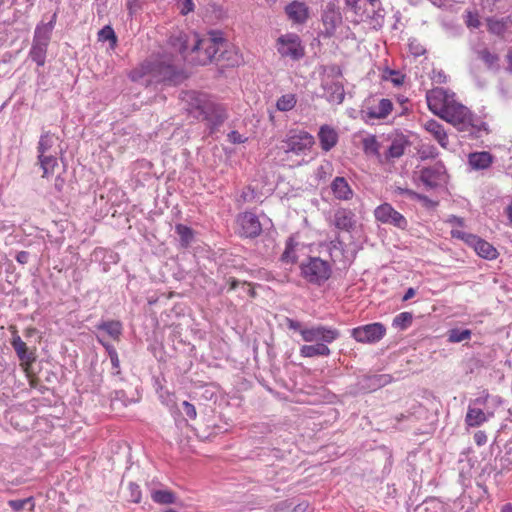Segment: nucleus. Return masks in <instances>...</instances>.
<instances>
[{
    "mask_svg": "<svg viewBox=\"0 0 512 512\" xmlns=\"http://www.w3.org/2000/svg\"><path fill=\"white\" fill-rule=\"evenodd\" d=\"M390 381L391 377L387 374L372 375L366 377V383L363 385V387L373 391L387 385L390 383Z\"/></svg>",
    "mask_w": 512,
    "mask_h": 512,
    "instance_id": "2f4dec72",
    "label": "nucleus"
},
{
    "mask_svg": "<svg viewBox=\"0 0 512 512\" xmlns=\"http://www.w3.org/2000/svg\"><path fill=\"white\" fill-rule=\"evenodd\" d=\"M315 141L314 137L306 131H298L290 133L283 141L282 148L285 153H293L296 155H306L311 150Z\"/></svg>",
    "mask_w": 512,
    "mask_h": 512,
    "instance_id": "423d86ee",
    "label": "nucleus"
},
{
    "mask_svg": "<svg viewBox=\"0 0 512 512\" xmlns=\"http://www.w3.org/2000/svg\"><path fill=\"white\" fill-rule=\"evenodd\" d=\"M55 140H56V138L50 132L42 133V135L40 136L39 142H38V147H37L38 154H41V156H44V153L45 154L53 153L52 148L55 144Z\"/></svg>",
    "mask_w": 512,
    "mask_h": 512,
    "instance_id": "72a5a7b5",
    "label": "nucleus"
},
{
    "mask_svg": "<svg viewBox=\"0 0 512 512\" xmlns=\"http://www.w3.org/2000/svg\"><path fill=\"white\" fill-rule=\"evenodd\" d=\"M382 145L377 140L376 136L368 135L362 140V149L368 156H375L380 159Z\"/></svg>",
    "mask_w": 512,
    "mask_h": 512,
    "instance_id": "c85d7f7f",
    "label": "nucleus"
},
{
    "mask_svg": "<svg viewBox=\"0 0 512 512\" xmlns=\"http://www.w3.org/2000/svg\"><path fill=\"white\" fill-rule=\"evenodd\" d=\"M56 155H57L56 152L48 153V154L44 153V156H41V154H38V160H39L40 166L43 170V177H47L50 174L54 173V169L58 165Z\"/></svg>",
    "mask_w": 512,
    "mask_h": 512,
    "instance_id": "c756f323",
    "label": "nucleus"
},
{
    "mask_svg": "<svg viewBox=\"0 0 512 512\" xmlns=\"http://www.w3.org/2000/svg\"><path fill=\"white\" fill-rule=\"evenodd\" d=\"M501 512H512V504L507 503L503 505Z\"/></svg>",
    "mask_w": 512,
    "mask_h": 512,
    "instance_id": "338daca9",
    "label": "nucleus"
},
{
    "mask_svg": "<svg viewBox=\"0 0 512 512\" xmlns=\"http://www.w3.org/2000/svg\"><path fill=\"white\" fill-rule=\"evenodd\" d=\"M150 496L155 503L160 505H169L176 503L175 494L167 489H151Z\"/></svg>",
    "mask_w": 512,
    "mask_h": 512,
    "instance_id": "cd10ccee",
    "label": "nucleus"
},
{
    "mask_svg": "<svg viewBox=\"0 0 512 512\" xmlns=\"http://www.w3.org/2000/svg\"><path fill=\"white\" fill-rule=\"evenodd\" d=\"M127 9L130 15L137 13L142 7V0H127Z\"/></svg>",
    "mask_w": 512,
    "mask_h": 512,
    "instance_id": "8fccbe9b",
    "label": "nucleus"
},
{
    "mask_svg": "<svg viewBox=\"0 0 512 512\" xmlns=\"http://www.w3.org/2000/svg\"><path fill=\"white\" fill-rule=\"evenodd\" d=\"M325 97L330 103L341 104L345 98L343 85L339 82H324Z\"/></svg>",
    "mask_w": 512,
    "mask_h": 512,
    "instance_id": "5701e85b",
    "label": "nucleus"
},
{
    "mask_svg": "<svg viewBox=\"0 0 512 512\" xmlns=\"http://www.w3.org/2000/svg\"><path fill=\"white\" fill-rule=\"evenodd\" d=\"M183 411L190 419H195L197 417L196 408L193 404L188 401H184L182 403Z\"/></svg>",
    "mask_w": 512,
    "mask_h": 512,
    "instance_id": "09e8293b",
    "label": "nucleus"
},
{
    "mask_svg": "<svg viewBox=\"0 0 512 512\" xmlns=\"http://www.w3.org/2000/svg\"><path fill=\"white\" fill-rule=\"evenodd\" d=\"M97 328L103 330L115 340H118L122 334V324L120 321H103L97 325Z\"/></svg>",
    "mask_w": 512,
    "mask_h": 512,
    "instance_id": "7c9ffc66",
    "label": "nucleus"
},
{
    "mask_svg": "<svg viewBox=\"0 0 512 512\" xmlns=\"http://www.w3.org/2000/svg\"><path fill=\"white\" fill-rule=\"evenodd\" d=\"M440 118L451 123L460 131H470V128L474 127L472 113L467 107L457 102L456 99L448 106Z\"/></svg>",
    "mask_w": 512,
    "mask_h": 512,
    "instance_id": "20e7f679",
    "label": "nucleus"
},
{
    "mask_svg": "<svg viewBox=\"0 0 512 512\" xmlns=\"http://www.w3.org/2000/svg\"><path fill=\"white\" fill-rule=\"evenodd\" d=\"M228 140L233 144H240L245 142V138L237 131H231L228 134Z\"/></svg>",
    "mask_w": 512,
    "mask_h": 512,
    "instance_id": "864d4df0",
    "label": "nucleus"
},
{
    "mask_svg": "<svg viewBox=\"0 0 512 512\" xmlns=\"http://www.w3.org/2000/svg\"><path fill=\"white\" fill-rule=\"evenodd\" d=\"M426 100L430 111L441 117L455 100V94L442 87H437L427 92Z\"/></svg>",
    "mask_w": 512,
    "mask_h": 512,
    "instance_id": "6e6552de",
    "label": "nucleus"
},
{
    "mask_svg": "<svg viewBox=\"0 0 512 512\" xmlns=\"http://www.w3.org/2000/svg\"><path fill=\"white\" fill-rule=\"evenodd\" d=\"M466 23H467L468 27H473V28H477L480 25V21H479L477 15H474L471 12H468V14H467Z\"/></svg>",
    "mask_w": 512,
    "mask_h": 512,
    "instance_id": "5fc2aeb1",
    "label": "nucleus"
},
{
    "mask_svg": "<svg viewBox=\"0 0 512 512\" xmlns=\"http://www.w3.org/2000/svg\"><path fill=\"white\" fill-rule=\"evenodd\" d=\"M405 142L402 139H394L385 153V159L399 158L404 154Z\"/></svg>",
    "mask_w": 512,
    "mask_h": 512,
    "instance_id": "c9c22d12",
    "label": "nucleus"
},
{
    "mask_svg": "<svg viewBox=\"0 0 512 512\" xmlns=\"http://www.w3.org/2000/svg\"><path fill=\"white\" fill-rule=\"evenodd\" d=\"M332 224L338 230L350 232L356 225L355 214L348 208H338L333 214Z\"/></svg>",
    "mask_w": 512,
    "mask_h": 512,
    "instance_id": "a211bd4d",
    "label": "nucleus"
},
{
    "mask_svg": "<svg viewBox=\"0 0 512 512\" xmlns=\"http://www.w3.org/2000/svg\"><path fill=\"white\" fill-rule=\"evenodd\" d=\"M419 154L421 159L435 158L438 156V150L434 146L422 147Z\"/></svg>",
    "mask_w": 512,
    "mask_h": 512,
    "instance_id": "49530a36",
    "label": "nucleus"
},
{
    "mask_svg": "<svg viewBox=\"0 0 512 512\" xmlns=\"http://www.w3.org/2000/svg\"><path fill=\"white\" fill-rule=\"evenodd\" d=\"M432 79H433V81H435V82H437L439 84L447 82V76L444 73V71H442V70L433 71Z\"/></svg>",
    "mask_w": 512,
    "mask_h": 512,
    "instance_id": "4d7b16f0",
    "label": "nucleus"
},
{
    "mask_svg": "<svg viewBox=\"0 0 512 512\" xmlns=\"http://www.w3.org/2000/svg\"><path fill=\"white\" fill-rule=\"evenodd\" d=\"M374 216L377 221L383 224H389L399 229H406L408 221L398 211H396L391 204L383 203L376 207L374 210Z\"/></svg>",
    "mask_w": 512,
    "mask_h": 512,
    "instance_id": "f8f14e48",
    "label": "nucleus"
},
{
    "mask_svg": "<svg viewBox=\"0 0 512 512\" xmlns=\"http://www.w3.org/2000/svg\"><path fill=\"white\" fill-rule=\"evenodd\" d=\"M488 398V394L478 397L468 406L465 422L469 427H478L493 416L492 412L485 413L481 409V406L485 405Z\"/></svg>",
    "mask_w": 512,
    "mask_h": 512,
    "instance_id": "4468645a",
    "label": "nucleus"
},
{
    "mask_svg": "<svg viewBox=\"0 0 512 512\" xmlns=\"http://www.w3.org/2000/svg\"><path fill=\"white\" fill-rule=\"evenodd\" d=\"M446 223H448V224L453 226L452 230L453 229H458L457 227H464V225H465L464 219L460 218V217H457L455 215H450L446 219Z\"/></svg>",
    "mask_w": 512,
    "mask_h": 512,
    "instance_id": "603ef678",
    "label": "nucleus"
},
{
    "mask_svg": "<svg viewBox=\"0 0 512 512\" xmlns=\"http://www.w3.org/2000/svg\"><path fill=\"white\" fill-rule=\"evenodd\" d=\"M345 4L354 11H357L358 0H345Z\"/></svg>",
    "mask_w": 512,
    "mask_h": 512,
    "instance_id": "69168bd1",
    "label": "nucleus"
},
{
    "mask_svg": "<svg viewBox=\"0 0 512 512\" xmlns=\"http://www.w3.org/2000/svg\"><path fill=\"white\" fill-rule=\"evenodd\" d=\"M27 504L31 505V509L34 508V502L32 497H28L25 499H16V500H10L8 502V505L12 508L13 511L19 512L22 510Z\"/></svg>",
    "mask_w": 512,
    "mask_h": 512,
    "instance_id": "37998d69",
    "label": "nucleus"
},
{
    "mask_svg": "<svg viewBox=\"0 0 512 512\" xmlns=\"http://www.w3.org/2000/svg\"><path fill=\"white\" fill-rule=\"evenodd\" d=\"M30 258V253L27 251H20L16 254L15 259L19 264H27Z\"/></svg>",
    "mask_w": 512,
    "mask_h": 512,
    "instance_id": "6e6d98bb",
    "label": "nucleus"
},
{
    "mask_svg": "<svg viewBox=\"0 0 512 512\" xmlns=\"http://www.w3.org/2000/svg\"><path fill=\"white\" fill-rule=\"evenodd\" d=\"M412 319L410 312H401L393 319L392 326L396 329L405 330L412 323Z\"/></svg>",
    "mask_w": 512,
    "mask_h": 512,
    "instance_id": "e433bc0d",
    "label": "nucleus"
},
{
    "mask_svg": "<svg viewBox=\"0 0 512 512\" xmlns=\"http://www.w3.org/2000/svg\"><path fill=\"white\" fill-rule=\"evenodd\" d=\"M424 128L434 137V139L440 144L441 147H448V135L441 123L431 119L424 124Z\"/></svg>",
    "mask_w": 512,
    "mask_h": 512,
    "instance_id": "4be33fe9",
    "label": "nucleus"
},
{
    "mask_svg": "<svg viewBox=\"0 0 512 512\" xmlns=\"http://www.w3.org/2000/svg\"><path fill=\"white\" fill-rule=\"evenodd\" d=\"M488 30L495 35H502L506 30V23L503 19L489 18L487 20Z\"/></svg>",
    "mask_w": 512,
    "mask_h": 512,
    "instance_id": "58836bf2",
    "label": "nucleus"
},
{
    "mask_svg": "<svg viewBox=\"0 0 512 512\" xmlns=\"http://www.w3.org/2000/svg\"><path fill=\"white\" fill-rule=\"evenodd\" d=\"M277 51L282 57L298 60L304 56V47L300 37L295 33L281 35L276 43Z\"/></svg>",
    "mask_w": 512,
    "mask_h": 512,
    "instance_id": "1a4fd4ad",
    "label": "nucleus"
},
{
    "mask_svg": "<svg viewBox=\"0 0 512 512\" xmlns=\"http://www.w3.org/2000/svg\"><path fill=\"white\" fill-rule=\"evenodd\" d=\"M299 352L300 356L305 358H313L317 356L328 357L331 355V350L325 343L303 345Z\"/></svg>",
    "mask_w": 512,
    "mask_h": 512,
    "instance_id": "b1692460",
    "label": "nucleus"
},
{
    "mask_svg": "<svg viewBox=\"0 0 512 512\" xmlns=\"http://www.w3.org/2000/svg\"><path fill=\"white\" fill-rule=\"evenodd\" d=\"M325 34L332 36L342 22V15L336 0H329L321 12Z\"/></svg>",
    "mask_w": 512,
    "mask_h": 512,
    "instance_id": "ddd939ff",
    "label": "nucleus"
},
{
    "mask_svg": "<svg viewBox=\"0 0 512 512\" xmlns=\"http://www.w3.org/2000/svg\"><path fill=\"white\" fill-rule=\"evenodd\" d=\"M287 327L291 330L299 332V334L302 336V331L307 329V326H303L301 322L293 320V319H287Z\"/></svg>",
    "mask_w": 512,
    "mask_h": 512,
    "instance_id": "3c124183",
    "label": "nucleus"
},
{
    "mask_svg": "<svg viewBox=\"0 0 512 512\" xmlns=\"http://www.w3.org/2000/svg\"><path fill=\"white\" fill-rule=\"evenodd\" d=\"M394 192L398 195H403V196H406L412 200H419V201H426L427 200V197L424 196V195H421L411 189H408V188H403V187H400V186H396L395 189H394Z\"/></svg>",
    "mask_w": 512,
    "mask_h": 512,
    "instance_id": "79ce46f5",
    "label": "nucleus"
},
{
    "mask_svg": "<svg viewBox=\"0 0 512 512\" xmlns=\"http://www.w3.org/2000/svg\"><path fill=\"white\" fill-rule=\"evenodd\" d=\"M385 333V326L377 322L353 328L351 336L360 343H376L385 336Z\"/></svg>",
    "mask_w": 512,
    "mask_h": 512,
    "instance_id": "9b49d317",
    "label": "nucleus"
},
{
    "mask_svg": "<svg viewBox=\"0 0 512 512\" xmlns=\"http://www.w3.org/2000/svg\"><path fill=\"white\" fill-rule=\"evenodd\" d=\"M415 294H416L415 289H414V288H412V287H410V288H408V289L406 290V292H405V294H404V296H403V299H402V300H403V301H407V300H409V299L413 298V297L415 296Z\"/></svg>",
    "mask_w": 512,
    "mask_h": 512,
    "instance_id": "0e129e2a",
    "label": "nucleus"
},
{
    "mask_svg": "<svg viewBox=\"0 0 512 512\" xmlns=\"http://www.w3.org/2000/svg\"><path fill=\"white\" fill-rule=\"evenodd\" d=\"M240 227V234L247 238H254L260 235L262 231L261 223L258 217L252 212H244L237 218Z\"/></svg>",
    "mask_w": 512,
    "mask_h": 512,
    "instance_id": "dca6fc26",
    "label": "nucleus"
},
{
    "mask_svg": "<svg viewBox=\"0 0 512 512\" xmlns=\"http://www.w3.org/2000/svg\"><path fill=\"white\" fill-rule=\"evenodd\" d=\"M385 80L391 81L394 85L399 86L404 81V76L395 70H386L383 74Z\"/></svg>",
    "mask_w": 512,
    "mask_h": 512,
    "instance_id": "c03bdc74",
    "label": "nucleus"
},
{
    "mask_svg": "<svg viewBox=\"0 0 512 512\" xmlns=\"http://www.w3.org/2000/svg\"><path fill=\"white\" fill-rule=\"evenodd\" d=\"M393 103L389 99H379L366 103L362 110L363 117L366 121L368 120H380L385 119L392 111Z\"/></svg>",
    "mask_w": 512,
    "mask_h": 512,
    "instance_id": "2eb2a0df",
    "label": "nucleus"
},
{
    "mask_svg": "<svg viewBox=\"0 0 512 512\" xmlns=\"http://www.w3.org/2000/svg\"><path fill=\"white\" fill-rule=\"evenodd\" d=\"M110 361H111V365H112V369H113V374L115 375H119L120 374V361H119V357H118V354L110 357Z\"/></svg>",
    "mask_w": 512,
    "mask_h": 512,
    "instance_id": "13d9d810",
    "label": "nucleus"
},
{
    "mask_svg": "<svg viewBox=\"0 0 512 512\" xmlns=\"http://www.w3.org/2000/svg\"><path fill=\"white\" fill-rule=\"evenodd\" d=\"M419 180L427 189H434L447 182L448 175L446 168L441 162L430 167H424L419 171Z\"/></svg>",
    "mask_w": 512,
    "mask_h": 512,
    "instance_id": "9d476101",
    "label": "nucleus"
},
{
    "mask_svg": "<svg viewBox=\"0 0 512 512\" xmlns=\"http://www.w3.org/2000/svg\"><path fill=\"white\" fill-rule=\"evenodd\" d=\"M178 6L182 15H187L194 10L193 0H178Z\"/></svg>",
    "mask_w": 512,
    "mask_h": 512,
    "instance_id": "de8ad7c7",
    "label": "nucleus"
},
{
    "mask_svg": "<svg viewBox=\"0 0 512 512\" xmlns=\"http://www.w3.org/2000/svg\"><path fill=\"white\" fill-rule=\"evenodd\" d=\"M331 191L338 200L347 201L353 197V190L344 177H336L331 183Z\"/></svg>",
    "mask_w": 512,
    "mask_h": 512,
    "instance_id": "412c9836",
    "label": "nucleus"
},
{
    "mask_svg": "<svg viewBox=\"0 0 512 512\" xmlns=\"http://www.w3.org/2000/svg\"><path fill=\"white\" fill-rule=\"evenodd\" d=\"M285 13L294 25H303L310 17L309 6L301 1H292L285 6Z\"/></svg>",
    "mask_w": 512,
    "mask_h": 512,
    "instance_id": "f3484780",
    "label": "nucleus"
},
{
    "mask_svg": "<svg viewBox=\"0 0 512 512\" xmlns=\"http://www.w3.org/2000/svg\"><path fill=\"white\" fill-rule=\"evenodd\" d=\"M478 57L484 61L488 68L492 69L497 65L499 60L496 54H492L489 50L483 49L478 51Z\"/></svg>",
    "mask_w": 512,
    "mask_h": 512,
    "instance_id": "ea45409f",
    "label": "nucleus"
},
{
    "mask_svg": "<svg viewBox=\"0 0 512 512\" xmlns=\"http://www.w3.org/2000/svg\"><path fill=\"white\" fill-rule=\"evenodd\" d=\"M99 41H110L114 47L117 43V37L114 30L110 26H104L98 33Z\"/></svg>",
    "mask_w": 512,
    "mask_h": 512,
    "instance_id": "a19ab883",
    "label": "nucleus"
},
{
    "mask_svg": "<svg viewBox=\"0 0 512 512\" xmlns=\"http://www.w3.org/2000/svg\"><path fill=\"white\" fill-rule=\"evenodd\" d=\"M175 232L180 238V245L182 247L186 248L192 243L194 239V232L190 227L183 224H177L175 226Z\"/></svg>",
    "mask_w": 512,
    "mask_h": 512,
    "instance_id": "f704fd0d",
    "label": "nucleus"
},
{
    "mask_svg": "<svg viewBox=\"0 0 512 512\" xmlns=\"http://www.w3.org/2000/svg\"><path fill=\"white\" fill-rule=\"evenodd\" d=\"M179 51L186 58L190 53V62L198 65H206L216 58L217 54L225 46V41L220 31H211L208 37L199 38L198 34L180 36Z\"/></svg>",
    "mask_w": 512,
    "mask_h": 512,
    "instance_id": "f257e3e1",
    "label": "nucleus"
},
{
    "mask_svg": "<svg viewBox=\"0 0 512 512\" xmlns=\"http://www.w3.org/2000/svg\"><path fill=\"white\" fill-rule=\"evenodd\" d=\"M57 21V12H54L48 22H40L36 25L32 42L49 45L52 32Z\"/></svg>",
    "mask_w": 512,
    "mask_h": 512,
    "instance_id": "6ab92c4d",
    "label": "nucleus"
},
{
    "mask_svg": "<svg viewBox=\"0 0 512 512\" xmlns=\"http://www.w3.org/2000/svg\"><path fill=\"white\" fill-rule=\"evenodd\" d=\"M182 100L187 104L188 112L196 119L205 121L212 131L227 118L225 108L204 93L187 91L183 93Z\"/></svg>",
    "mask_w": 512,
    "mask_h": 512,
    "instance_id": "f03ea898",
    "label": "nucleus"
},
{
    "mask_svg": "<svg viewBox=\"0 0 512 512\" xmlns=\"http://www.w3.org/2000/svg\"><path fill=\"white\" fill-rule=\"evenodd\" d=\"M450 234L452 238L459 239L472 247L480 257L489 260L497 258L498 252L494 246L477 235L467 233L460 229H453Z\"/></svg>",
    "mask_w": 512,
    "mask_h": 512,
    "instance_id": "39448f33",
    "label": "nucleus"
},
{
    "mask_svg": "<svg viewBox=\"0 0 512 512\" xmlns=\"http://www.w3.org/2000/svg\"><path fill=\"white\" fill-rule=\"evenodd\" d=\"M49 45H45L42 43L32 42L29 58L37 64L38 67H42L45 65L47 50Z\"/></svg>",
    "mask_w": 512,
    "mask_h": 512,
    "instance_id": "a878e982",
    "label": "nucleus"
},
{
    "mask_svg": "<svg viewBox=\"0 0 512 512\" xmlns=\"http://www.w3.org/2000/svg\"><path fill=\"white\" fill-rule=\"evenodd\" d=\"M130 492V500L133 503H139L141 501L142 493L138 484L130 482L128 485Z\"/></svg>",
    "mask_w": 512,
    "mask_h": 512,
    "instance_id": "a18cd8bd",
    "label": "nucleus"
},
{
    "mask_svg": "<svg viewBox=\"0 0 512 512\" xmlns=\"http://www.w3.org/2000/svg\"><path fill=\"white\" fill-rule=\"evenodd\" d=\"M471 330L469 329H451L448 334V341L450 343H459L464 340H468L471 337Z\"/></svg>",
    "mask_w": 512,
    "mask_h": 512,
    "instance_id": "4c0bfd02",
    "label": "nucleus"
},
{
    "mask_svg": "<svg viewBox=\"0 0 512 512\" xmlns=\"http://www.w3.org/2000/svg\"><path fill=\"white\" fill-rule=\"evenodd\" d=\"M339 337V330L324 325L307 326V329L302 331V340L307 343H325L328 346Z\"/></svg>",
    "mask_w": 512,
    "mask_h": 512,
    "instance_id": "0eeeda50",
    "label": "nucleus"
},
{
    "mask_svg": "<svg viewBox=\"0 0 512 512\" xmlns=\"http://www.w3.org/2000/svg\"><path fill=\"white\" fill-rule=\"evenodd\" d=\"M12 347L14 348L18 358L25 362L26 364H30L34 361V356L32 353L28 352L26 343L21 339L19 335H15L11 342Z\"/></svg>",
    "mask_w": 512,
    "mask_h": 512,
    "instance_id": "393cba45",
    "label": "nucleus"
},
{
    "mask_svg": "<svg viewBox=\"0 0 512 512\" xmlns=\"http://www.w3.org/2000/svg\"><path fill=\"white\" fill-rule=\"evenodd\" d=\"M492 163V156L489 152H475L469 155V164L473 169H486Z\"/></svg>",
    "mask_w": 512,
    "mask_h": 512,
    "instance_id": "bb28decb",
    "label": "nucleus"
},
{
    "mask_svg": "<svg viewBox=\"0 0 512 512\" xmlns=\"http://www.w3.org/2000/svg\"><path fill=\"white\" fill-rule=\"evenodd\" d=\"M297 104V97L293 93L283 94L276 101V108L280 112H289L295 108Z\"/></svg>",
    "mask_w": 512,
    "mask_h": 512,
    "instance_id": "473e14b6",
    "label": "nucleus"
},
{
    "mask_svg": "<svg viewBox=\"0 0 512 512\" xmlns=\"http://www.w3.org/2000/svg\"><path fill=\"white\" fill-rule=\"evenodd\" d=\"M474 440L478 446H482L487 442V436L484 432L478 431L474 435Z\"/></svg>",
    "mask_w": 512,
    "mask_h": 512,
    "instance_id": "052dcab7",
    "label": "nucleus"
},
{
    "mask_svg": "<svg viewBox=\"0 0 512 512\" xmlns=\"http://www.w3.org/2000/svg\"><path fill=\"white\" fill-rule=\"evenodd\" d=\"M98 341H99V343H101V345H102V346L105 348V350L107 351V353H108V355H109V358H110V357H112V355H113V356H115V355H117V354H118V353H117V351H116V349L114 348V346H113V345H111V344H108V343L104 342L101 338H98Z\"/></svg>",
    "mask_w": 512,
    "mask_h": 512,
    "instance_id": "bf43d9fd",
    "label": "nucleus"
},
{
    "mask_svg": "<svg viewBox=\"0 0 512 512\" xmlns=\"http://www.w3.org/2000/svg\"><path fill=\"white\" fill-rule=\"evenodd\" d=\"M302 277L309 283L321 285L331 276V266L329 262L319 257H310L306 262L300 265Z\"/></svg>",
    "mask_w": 512,
    "mask_h": 512,
    "instance_id": "7ed1b4c3",
    "label": "nucleus"
},
{
    "mask_svg": "<svg viewBox=\"0 0 512 512\" xmlns=\"http://www.w3.org/2000/svg\"><path fill=\"white\" fill-rule=\"evenodd\" d=\"M410 50L413 54L417 56L422 55L425 52V49L422 46H414L412 43L410 44Z\"/></svg>",
    "mask_w": 512,
    "mask_h": 512,
    "instance_id": "680f3d73",
    "label": "nucleus"
},
{
    "mask_svg": "<svg viewBox=\"0 0 512 512\" xmlns=\"http://www.w3.org/2000/svg\"><path fill=\"white\" fill-rule=\"evenodd\" d=\"M318 139L321 149L328 152L337 144L338 133L332 126L322 125L318 132Z\"/></svg>",
    "mask_w": 512,
    "mask_h": 512,
    "instance_id": "aec40b11",
    "label": "nucleus"
},
{
    "mask_svg": "<svg viewBox=\"0 0 512 512\" xmlns=\"http://www.w3.org/2000/svg\"><path fill=\"white\" fill-rule=\"evenodd\" d=\"M508 219L512 223V203L506 208Z\"/></svg>",
    "mask_w": 512,
    "mask_h": 512,
    "instance_id": "774afa93",
    "label": "nucleus"
},
{
    "mask_svg": "<svg viewBox=\"0 0 512 512\" xmlns=\"http://www.w3.org/2000/svg\"><path fill=\"white\" fill-rule=\"evenodd\" d=\"M282 260L287 261V262L295 261V257H291V251H290L289 245L287 246L286 250L284 251V253L282 255Z\"/></svg>",
    "mask_w": 512,
    "mask_h": 512,
    "instance_id": "e2e57ef3",
    "label": "nucleus"
}]
</instances>
